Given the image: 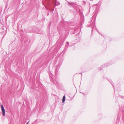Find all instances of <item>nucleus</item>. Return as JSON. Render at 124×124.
<instances>
[{
  "mask_svg": "<svg viewBox=\"0 0 124 124\" xmlns=\"http://www.w3.org/2000/svg\"><path fill=\"white\" fill-rule=\"evenodd\" d=\"M1 110L2 111V113H3V116H5V110L4 108V107L2 105L1 106Z\"/></svg>",
  "mask_w": 124,
  "mask_h": 124,
  "instance_id": "obj_1",
  "label": "nucleus"
},
{
  "mask_svg": "<svg viewBox=\"0 0 124 124\" xmlns=\"http://www.w3.org/2000/svg\"><path fill=\"white\" fill-rule=\"evenodd\" d=\"M65 100V95H64L62 98V102L63 103L64 102Z\"/></svg>",
  "mask_w": 124,
  "mask_h": 124,
  "instance_id": "obj_2",
  "label": "nucleus"
},
{
  "mask_svg": "<svg viewBox=\"0 0 124 124\" xmlns=\"http://www.w3.org/2000/svg\"><path fill=\"white\" fill-rule=\"evenodd\" d=\"M74 3L73 2H68V5H74Z\"/></svg>",
  "mask_w": 124,
  "mask_h": 124,
  "instance_id": "obj_3",
  "label": "nucleus"
},
{
  "mask_svg": "<svg viewBox=\"0 0 124 124\" xmlns=\"http://www.w3.org/2000/svg\"><path fill=\"white\" fill-rule=\"evenodd\" d=\"M60 4V3L58 2H55V5L56 6H57Z\"/></svg>",
  "mask_w": 124,
  "mask_h": 124,
  "instance_id": "obj_4",
  "label": "nucleus"
},
{
  "mask_svg": "<svg viewBox=\"0 0 124 124\" xmlns=\"http://www.w3.org/2000/svg\"><path fill=\"white\" fill-rule=\"evenodd\" d=\"M29 123V122H27V123H26V124H28V123Z\"/></svg>",
  "mask_w": 124,
  "mask_h": 124,
  "instance_id": "obj_5",
  "label": "nucleus"
},
{
  "mask_svg": "<svg viewBox=\"0 0 124 124\" xmlns=\"http://www.w3.org/2000/svg\"><path fill=\"white\" fill-rule=\"evenodd\" d=\"M91 1L93 0H90Z\"/></svg>",
  "mask_w": 124,
  "mask_h": 124,
  "instance_id": "obj_6",
  "label": "nucleus"
},
{
  "mask_svg": "<svg viewBox=\"0 0 124 124\" xmlns=\"http://www.w3.org/2000/svg\"><path fill=\"white\" fill-rule=\"evenodd\" d=\"M68 43V42H67V43Z\"/></svg>",
  "mask_w": 124,
  "mask_h": 124,
  "instance_id": "obj_7",
  "label": "nucleus"
}]
</instances>
